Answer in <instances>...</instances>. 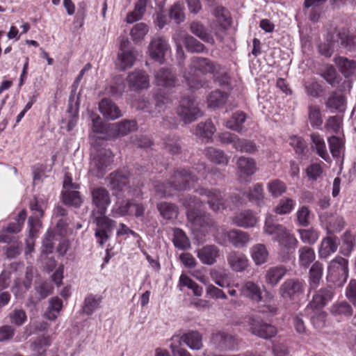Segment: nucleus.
I'll return each instance as SVG.
<instances>
[{
    "instance_id": "nucleus-2",
    "label": "nucleus",
    "mask_w": 356,
    "mask_h": 356,
    "mask_svg": "<svg viewBox=\"0 0 356 356\" xmlns=\"http://www.w3.org/2000/svg\"><path fill=\"white\" fill-rule=\"evenodd\" d=\"M92 200L95 207L93 214L97 213L100 215L95 218L97 225L95 236L97 242L102 245L108 240V232L111 231L115 223L113 220L104 215L111 203L110 194L104 188H95L92 192Z\"/></svg>"
},
{
    "instance_id": "nucleus-29",
    "label": "nucleus",
    "mask_w": 356,
    "mask_h": 356,
    "mask_svg": "<svg viewBox=\"0 0 356 356\" xmlns=\"http://www.w3.org/2000/svg\"><path fill=\"white\" fill-rule=\"evenodd\" d=\"M181 339L192 350H200L203 346L202 336L197 331H191L184 334Z\"/></svg>"
},
{
    "instance_id": "nucleus-38",
    "label": "nucleus",
    "mask_w": 356,
    "mask_h": 356,
    "mask_svg": "<svg viewBox=\"0 0 356 356\" xmlns=\"http://www.w3.org/2000/svg\"><path fill=\"white\" fill-rule=\"evenodd\" d=\"M286 273V269L283 266L270 268L267 270L266 282L271 286H275L285 275Z\"/></svg>"
},
{
    "instance_id": "nucleus-41",
    "label": "nucleus",
    "mask_w": 356,
    "mask_h": 356,
    "mask_svg": "<svg viewBox=\"0 0 356 356\" xmlns=\"http://www.w3.org/2000/svg\"><path fill=\"white\" fill-rule=\"evenodd\" d=\"M310 136L317 154L324 160L327 161L329 156L323 138L318 134H312Z\"/></svg>"
},
{
    "instance_id": "nucleus-9",
    "label": "nucleus",
    "mask_w": 356,
    "mask_h": 356,
    "mask_svg": "<svg viewBox=\"0 0 356 356\" xmlns=\"http://www.w3.org/2000/svg\"><path fill=\"white\" fill-rule=\"evenodd\" d=\"M348 277V261L337 257L332 259L328 266L327 279L333 282H345Z\"/></svg>"
},
{
    "instance_id": "nucleus-63",
    "label": "nucleus",
    "mask_w": 356,
    "mask_h": 356,
    "mask_svg": "<svg viewBox=\"0 0 356 356\" xmlns=\"http://www.w3.org/2000/svg\"><path fill=\"white\" fill-rule=\"evenodd\" d=\"M9 318L11 323L19 327L25 323L27 316L24 309H15L9 314Z\"/></svg>"
},
{
    "instance_id": "nucleus-53",
    "label": "nucleus",
    "mask_w": 356,
    "mask_h": 356,
    "mask_svg": "<svg viewBox=\"0 0 356 356\" xmlns=\"http://www.w3.org/2000/svg\"><path fill=\"white\" fill-rule=\"evenodd\" d=\"M330 312L334 316H350L353 314L351 306L346 302L332 305Z\"/></svg>"
},
{
    "instance_id": "nucleus-22",
    "label": "nucleus",
    "mask_w": 356,
    "mask_h": 356,
    "mask_svg": "<svg viewBox=\"0 0 356 356\" xmlns=\"http://www.w3.org/2000/svg\"><path fill=\"white\" fill-rule=\"evenodd\" d=\"M240 293L242 296L259 302L262 300V291L260 286L252 281H246L241 285Z\"/></svg>"
},
{
    "instance_id": "nucleus-14",
    "label": "nucleus",
    "mask_w": 356,
    "mask_h": 356,
    "mask_svg": "<svg viewBox=\"0 0 356 356\" xmlns=\"http://www.w3.org/2000/svg\"><path fill=\"white\" fill-rule=\"evenodd\" d=\"M259 220L257 213L250 209L240 211L232 218V222L234 225L244 229L254 227Z\"/></svg>"
},
{
    "instance_id": "nucleus-43",
    "label": "nucleus",
    "mask_w": 356,
    "mask_h": 356,
    "mask_svg": "<svg viewBox=\"0 0 356 356\" xmlns=\"http://www.w3.org/2000/svg\"><path fill=\"white\" fill-rule=\"evenodd\" d=\"M323 268L318 261L315 262L309 270V284L311 288H316L322 278Z\"/></svg>"
},
{
    "instance_id": "nucleus-7",
    "label": "nucleus",
    "mask_w": 356,
    "mask_h": 356,
    "mask_svg": "<svg viewBox=\"0 0 356 356\" xmlns=\"http://www.w3.org/2000/svg\"><path fill=\"white\" fill-rule=\"evenodd\" d=\"M200 194L207 197V204L210 209L214 212L220 211L227 207L233 209L242 204L241 199L238 195H234L230 197L229 202L232 203V205H230L227 200H224L222 193L218 189L202 188L200 191Z\"/></svg>"
},
{
    "instance_id": "nucleus-55",
    "label": "nucleus",
    "mask_w": 356,
    "mask_h": 356,
    "mask_svg": "<svg viewBox=\"0 0 356 356\" xmlns=\"http://www.w3.org/2000/svg\"><path fill=\"white\" fill-rule=\"evenodd\" d=\"M295 207V201L291 198L284 197L280 200L274 211L276 213L284 215L289 213Z\"/></svg>"
},
{
    "instance_id": "nucleus-28",
    "label": "nucleus",
    "mask_w": 356,
    "mask_h": 356,
    "mask_svg": "<svg viewBox=\"0 0 356 356\" xmlns=\"http://www.w3.org/2000/svg\"><path fill=\"white\" fill-rule=\"evenodd\" d=\"M337 238L335 236H327L323 239L318 250L321 258H327L335 252L338 248Z\"/></svg>"
},
{
    "instance_id": "nucleus-24",
    "label": "nucleus",
    "mask_w": 356,
    "mask_h": 356,
    "mask_svg": "<svg viewBox=\"0 0 356 356\" xmlns=\"http://www.w3.org/2000/svg\"><path fill=\"white\" fill-rule=\"evenodd\" d=\"M237 173L241 177L252 176L257 170L255 161L249 157L240 156L237 160Z\"/></svg>"
},
{
    "instance_id": "nucleus-8",
    "label": "nucleus",
    "mask_w": 356,
    "mask_h": 356,
    "mask_svg": "<svg viewBox=\"0 0 356 356\" xmlns=\"http://www.w3.org/2000/svg\"><path fill=\"white\" fill-rule=\"evenodd\" d=\"M79 184L72 183V179L67 175H65L63 181V191L62 193L63 202L65 204L79 207L82 202L80 193L76 191Z\"/></svg>"
},
{
    "instance_id": "nucleus-19",
    "label": "nucleus",
    "mask_w": 356,
    "mask_h": 356,
    "mask_svg": "<svg viewBox=\"0 0 356 356\" xmlns=\"http://www.w3.org/2000/svg\"><path fill=\"white\" fill-rule=\"evenodd\" d=\"M333 298V291L331 288H323L317 291L313 296L312 301L307 307V309H318L323 308Z\"/></svg>"
},
{
    "instance_id": "nucleus-18",
    "label": "nucleus",
    "mask_w": 356,
    "mask_h": 356,
    "mask_svg": "<svg viewBox=\"0 0 356 356\" xmlns=\"http://www.w3.org/2000/svg\"><path fill=\"white\" fill-rule=\"evenodd\" d=\"M220 256V250L215 245H207L197 250V258L205 265H213Z\"/></svg>"
},
{
    "instance_id": "nucleus-44",
    "label": "nucleus",
    "mask_w": 356,
    "mask_h": 356,
    "mask_svg": "<svg viewBox=\"0 0 356 356\" xmlns=\"http://www.w3.org/2000/svg\"><path fill=\"white\" fill-rule=\"evenodd\" d=\"M149 31L148 26L143 23H138L134 25L130 31L131 40L135 43H138L143 41Z\"/></svg>"
},
{
    "instance_id": "nucleus-36",
    "label": "nucleus",
    "mask_w": 356,
    "mask_h": 356,
    "mask_svg": "<svg viewBox=\"0 0 356 356\" xmlns=\"http://www.w3.org/2000/svg\"><path fill=\"white\" fill-rule=\"evenodd\" d=\"M149 1V0H136L134 11L129 13L127 16V23L131 24L140 19Z\"/></svg>"
},
{
    "instance_id": "nucleus-54",
    "label": "nucleus",
    "mask_w": 356,
    "mask_h": 356,
    "mask_svg": "<svg viewBox=\"0 0 356 356\" xmlns=\"http://www.w3.org/2000/svg\"><path fill=\"white\" fill-rule=\"evenodd\" d=\"M234 149L241 152L248 154H254L257 151V147L254 142L244 138H240L239 137Z\"/></svg>"
},
{
    "instance_id": "nucleus-45",
    "label": "nucleus",
    "mask_w": 356,
    "mask_h": 356,
    "mask_svg": "<svg viewBox=\"0 0 356 356\" xmlns=\"http://www.w3.org/2000/svg\"><path fill=\"white\" fill-rule=\"evenodd\" d=\"M113 156L110 149H101L95 159V164L99 169L107 167L113 162Z\"/></svg>"
},
{
    "instance_id": "nucleus-33",
    "label": "nucleus",
    "mask_w": 356,
    "mask_h": 356,
    "mask_svg": "<svg viewBox=\"0 0 356 356\" xmlns=\"http://www.w3.org/2000/svg\"><path fill=\"white\" fill-rule=\"evenodd\" d=\"M245 120L246 115L244 113L236 112L229 120L226 121L225 126L229 129L241 133L244 130L243 124L245 122Z\"/></svg>"
},
{
    "instance_id": "nucleus-25",
    "label": "nucleus",
    "mask_w": 356,
    "mask_h": 356,
    "mask_svg": "<svg viewBox=\"0 0 356 356\" xmlns=\"http://www.w3.org/2000/svg\"><path fill=\"white\" fill-rule=\"evenodd\" d=\"M229 241L236 248L245 247L250 241V236L248 232L240 229H233L226 233Z\"/></svg>"
},
{
    "instance_id": "nucleus-62",
    "label": "nucleus",
    "mask_w": 356,
    "mask_h": 356,
    "mask_svg": "<svg viewBox=\"0 0 356 356\" xmlns=\"http://www.w3.org/2000/svg\"><path fill=\"white\" fill-rule=\"evenodd\" d=\"M328 144L330 152L333 157H339L343 143L341 138L337 136L328 138Z\"/></svg>"
},
{
    "instance_id": "nucleus-21",
    "label": "nucleus",
    "mask_w": 356,
    "mask_h": 356,
    "mask_svg": "<svg viewBox=\"0 0 356 356\" xmlns=\"http://www.w3.org/2000/svg\"><path fill=\"white\" fill-rule=\"evenodd\" d=\"M227 262L230 268L236 272L245 270L249 265V260L242 252L232 251L227 256Z\"/></svg>"
},
{
    "instance_id": "nucleus-6",
    "label": "nucleus",
    "mask_w": 356,
    "mask_h": 356,
    "mask_svg": "<svg viewBox=\"0 0 356 356\" xmlns=\"http://www.w3.org/2000/svg\"><path fill=\"white\" fill-rule=\"evenodd\" d=\"M219 69L220 66L209 58L194 57L191 60L188 71L184 73V77L191 88H197L195 74L197 71L202 74H213L218 71Z\"/></svg>"
},
{
    "instance_id": "nucleus-40",
    "label": "nucleus",
    "mask_w": 356,
    "mask_h": 356,
    "mask_svg": "<svg viewBox=\"0 0 356 356\" xmlns=\"http://www.w3.org/2000/svg\"><path fill=\"white\" fill-rule=\"evenodd\" d=\"M186 286L191 289L193 294L196 296H201L203 292V289L188 275L181 274L179 277L178 287L179 290H182V287Z\"/></svg>"
},
{
    "instance_id": "nucleus-64",
    "label": "nucleus",
    "mask_w": 356,
    "mask_h": 356,
    "mask_svg": "<svg viewBox=\"0 0 356 356\" xmlns=\"http://www.w3.org/2000/svg\"><path fill=\"white\" fill-rule=\"evenodd\" d=\"M342 240L343 244L341 248V252L343 254L348 255L355 245V238L349 232L347 231L343 234Z\"/></svg>"
},
{
    "instance_id": "nucleus-57",
    "label": "nucleus",
    "mask_w": 356,
    "mask_h": 356,
    "mask_svg": "<svg viewBox=\"0 0 356 356\" xmlns=\"http://www.w3.org/2000/svg\"><path fill=\"white\" fill-rule=\"evenodd\" d=\"M211 339L213 343L226 348H230L234 341L232 336L223 332H218L213 334Z\"/></svg>"
},
{
    "instance_id": "nucleus-59",
    "label": "nucleus",
    "mask_w": 356,
    "mask_h": 356,
    "mask_svg": "<svg viewBox=\"0 0 356 356\" xmlns=\"http://www.w3.org/2000/svg\"><path fill=\"white\" fill-rule=\"evenodd\" d=\"M184 44L186 48L191 52H202L205 49V47L200 42L197 40L193 36L186 35L184 38Z\"/></svg>"
},
{
    "instance_id": "nucleus-3",
    "label": "nucleus",
    "mask_w": 356,
    "mask_h": 356,
    "mask_svg": "<svg viewBox=\"0 0 356 356\" xmlns=\"http://www.w3.org/2000/svg\"><path fill=\"white\" fill-rule=\"evenodd\" d=\"M199 178H206L204 164L198 165L193 171L188 172L184 169L177 171L172 181L167 186H155L156 195L159 197L171 195L174 190H184L194 186Z\"/></svg>"
},
{
    "instance_id": "nucleus-17",
    "label": "nucleus",
    "mask_w": 356,
    "mask_h": 356,
    "mask_svg": "<svg viewBox=\"0 0 356 356\" xmlns=\"http://www.w3.org/2000/svg\"><path fill=\"white\" fill-rule=\"evenodd\" d=\"M250 330L252 334L263 338L269 339L277 334V328L268 323L260 322L258 319L251 318L250 321Z\"/></svg>"
},
{
    "instance_id": "nucleus-34",
    "label": "nucleus",
    "mask_w": 356,
    "mask_h": 356,
    "mask_svg": "<svg viewBox=\"0 0 356 356\" xmlns=\"http://www.w3.org/2000/svg\"><path fill=\"white\" fill-rule=\"evenodd\" d=\"M205 156L211 161L218 165H227L229 156L221 149L214 147H208L205 149Z\"/></svg>"
},
{
    "instance_id": "nucleus-16",
    "label": "nucleus",
    "mask_w": 356,
    "mask_h": 356,
    "mask_svg": "<svg viewBox=\"0 0 356 356\" xmlns=\"http://www.w3.org/2000/svg\"><path fill=\"white\" fill-rule=\"evenodd\" d=\"M319 218L321 224L329 233L340 232L345 225L343 218L337 213H324Z\"/></svg>"
},
{
    "instance_id": "nucleus-20",
    "label": "nucleus",
    "mask_w": 356,
    "mask_h": 356,
    "mask_svg": "<svg viewBox=\"0 0 356 356\" xmlns=\"http://www.w3.org/2000/svg\"><path fill=\"white\" fill-rule=\"evenodd\" d=\"M127 80L130 88L134 90L147 88L149 85V76L143 70H135L130 73Z\"/></svg>"
},
{
    "instance_id": "nucleus-23",
    "label": "nucleus",
    "mask_w": 356,
    "mask_h": 356,
    "mask_svg": "<svg viewBox=\"0 0 356 356\" xmlns=\"http://www.w3.org/2000/svg\"><path fill=\"white\" fill-rule=\"evenodd\" d=\"M99 110L104 117L108 120H113L122 116L119 107L108 99H103L99 102Z\"/></svg>"
},
{
    "instance_id": "nucleus-60",
    "label": "nucleus",
    "mask_w": 356,
    "mask_h": 356,
    "mask_svg": "<svg viewBox=\"0 0 356 356\" xmlns=\"http://www.w3.org/2000/svg\"><path fill=\"white\" fill-rule=\"evenodd\" d=\"M169 16L177 24L182 22L185 19V14L182 5L179 2L175 3L170 9Z\"/></svg>"
},
{
    "instance_id": "nucleus-42",
    "label": "nucleus",
    "mask_w": 356,
    "mask_h": 356,
    "mask_svg": "<svg viewBox=\"0 0 356 356\" xmlns=\"http://www.w3.org/2000/svg\"><path fill=\"white\" fill-rule=\"evenodd\" d=\"M77 122L76 109L70 106L66 115L61 120V129L67 131H72L76 126Z\"/></svg>"
},
{
    "instance_id": "nucleus-30",
    "label": "nucleus",
    "mask_w": 356,
    "mask_h": 356,
    "mask_svg": "<svg viewBox=\"0 0 356 356\" xmlns=\"http://www.w3.org/2000/svg\"><path fill=\"white\" fill-rule=\"evenodd\" d=\"M250 254L256 265H261L266 263L269 255L266 245L261 243L254 245L250 249Z\"/></svg>"
},
{
    "instance_id": "nucleus-15",
    "label": "nucleus",
    "mask_w": 356,
    "mask_h": 356,
    "mask_svg": "<svg viewBox=\"0 0 356 356\" xmlns=\"http://www.w3.org/2000/svg\"><path fill=\"white\" fill-rule=\"evenodd\" d=\"M45 207L46 202L42 199L35 197L31 202L30 208L33 211V215L29 218L31 233L35 232V229L40 225V218L43 216Z\"/></svg>"
},
{
    "instance_id": "nucleus-48",
    "label": "nucleus",
    "mask_w": 356,
    "mask_h": 356,
    "mask_svg": "<svg viewBox=\"0 0 356 356\" xmlns=\"http://www.w3.org/2000/svg\"><path fill=\"white\" fill-rule=\"evenodd\" d=\"M63 307L62 300L58 297L49 300V305L45 313L46 317L51 321L55 320Z\"/></svg>"
},
{
    "instance_id": "nucleus-5",
    "label": "nucleus",
    "mask_w": 356,
    "mask_h": 356,
    "mask_svg": "<svg viewBox=\"0 0 356 356\" xmlns=\"http://www.w3.org/2000/svg\"><path fill=\"white\" fill-rule=\"evenodd\" d=\"M90 118H92L93 123V131L96 134L102 135L100 136H94V137L103 140L125 136L136 130L137 127L136 122L134 120H124L118 123L105 124L99 117L94 118L90 114Z\"/></svg>"
},
{
    "instance_id": "nucleus-32",
    "label": "nucleus",
    "mask_w": 356,
    "mask_h": 356,
    "mask_svg": "<svg viewBox=\"0 0 356 356\" xmlns=\"http://www.w3.org/2000/svg\"><path fill=\"white\" fill-rule=\"evenodd\" d=\"M24 273V275L23 277H17L15 280V286L12 289L13 293L16 292L15 290L17 289H22V286L25 290L31 287L33 277V266H27Z\"/></svg>"
},
{
    "instance_id": "nucleus-1",
    "label": "nucleus",
    "mask_w": 356,
    "mask_h": 356,
    "mask_svg": "<svg viewBox=\"0 0 356 356\" xmlns=\"http://www.w3.org/2000/svg\"><path fill=\"white\" fill-rule=\"evenodd\" d=\"M183 205L186 208V216L191 229L197 235L204 236L211 235L217 243H223L220 232L223 228L217 225L209 214L200 213L199 209L202 202L195 197H188L183 200Z\"/></svg>"
},
{
    "instance_id": "nucleus-47",
    "label": "nucleus",
    "mask_w": 356,
    "mask_h": 356,
    "mask_svg": "<svg viewBox=\"0 0 356 356\" xmlns=\"http://www.w3.org/2000/svg\"><path fill=\"white\" fill-rule=\"evenodd\" d=\"M308 118L313 127L319 128L323 124V118L319 106L309 105L308 107Z\"/></svg>"
},
{
    "instance_id": "nucleus-27",
    "label": "nucleus",
    "mask_w": 356,
    "mask_h": 356,
    "mask_svg": "<svg viewBox=\"0 0 356 356\" xmlns=\"http://www.w3.org/2000/svg\"><path fill=\"white\" fill-rule=\"evenodd\" d=\"M334 62L339 70L346 77L353 75L356 72V63L353 60L343 56H336L334 58Z\"/></svg>"
},
{
    "instance_id": "nucleus-56",
    "label": "nucleus",
    "mask_w": 356,
    "mask_h": 356,
    "mask_svg": "<svg viewBox=\"0 0 356 356\" xmlns=\"http://www.w3.org/2000/svg\"><path fill=\"white\" fill-rule=\"evenodd\" d=\"M300 237L301 241L307 244L315 243L319 238L318 232L311 228L308 229H299Z\"/></svg>"
},
{
    "instance_id": "nucleus-61",
    "label": "nucleus",
    "mask_w": 356,
    "mask_h": 356,
    "mask_svg": "<svg viewBox=\"0 0 356 356\" xmlns=\"http://www.w3.org/2000/svg\"><path fill=\"white\" fill-rule=\"evenodd\" d=\"M249 200L255 202L258 205L264 203L263 188L261 184H255L248 193Z\"/></svg>"
},
{
    "instance_id": "nucleus-58",
    "label": "nucleus",
    "mask_w": 356,
    "mask_h": 356,
    "mask_svg": "<svg viewBox=\"0 0 356 356\" xmlns=\"http://www.w3.org/2000/svg\"><path fill=\"white\" fill-rule=\"evenodd\" d=\"M210 275L211 280L218 286L222 288L229 287L231 286L228 276L225 272L212 270Z\"/></svg>"
},
{
    "instance_id": "nucleus-11",
    "label": "nucleus",
    "mask_w": 356,
    "mask_h": 356,
    "mask_svg": "<svg viewBox=\"0 0 356 356\" xmlns=\"http://www.w3.org/2000/svg\"><path fill=\"white\" fill-rule=\"evenodd\" d=\"M169 49L170 46L168 41L163 37L156 36L151 40L148 45L147 53L152 59L162 63Z\"/></svg>"
},
{
    "instance_id": "nucleus-49",
    "label": "nucleus",
    "mask_w": 356,
    "mask_h": 356,
    "mask_svg": "<svg viewBox=\"0 0 356 356\" xmlns=\"http://www.w3.org/2000/svg\"><path fill=\"white\" fill-rule=\"evenodd\" d=\"M296 215L298 225L307 227L310 224L312 214L308 207H300L297 210Z\"/></svg>"
},
{
    "instance_id": "nucleus-50",
    "label": "nucleus",
    "mask_w": 356,
    "mask_h": 356,
    "mask_svg": "<svg viewBox=\"0 0 356 356\" xmlns=\"http://www.w3.org/2000/svg\"><path fill=\"white\" fill-rule=\"evenodd\" d=\"M267 189L273 197H278L286 191V184L280 179H274L267 184Z\"/></svg>"
},
{
    "instance_id": "nucleus-12",
    "label": "nucleus",
    "mask_w": 356,
    "mask_h": 356,
    "mask_svg": "<svg viewBox=\"0 0 356 356\" xmlns=\"http://www.w3.org/2000/svg\"><path fill=\"white\" fill-rule=\"evenodd\" d=\"M304 292V283L298 280H286L280 287V296L286 300H295Z\"/></svg>"
},
{
    "instance_id": "nucleus-26",
    "label": "nucleus",
    "mask_w": 356,
    "mask_h": 356,
    "mask_svg": "<svg viewBox=\"0 0 356 356\" xmlns=\"http://www.w3.org/2000/svg\"><path fill=\"white\" fill-rule=\"evenodd\" d=\"M176 82L175 74L168 69L161 68L155 74V83L157 86L170 88L175 86Z\"/></svg>"
},
{
    "instance_id": "nucleus-51",
    "label": "nucleus",
    "mask_w": 356,
    "mask_h": 356,
    "mask_svg": "<svg viewBox=\"0 0 356 356\" xmlns=\"http://www.w3.org/2000/svg\"><path fill=\"white\" fill-rule=\"evenodd\" d=\"M157 207L161 215L165 219H173L178 215V209L173 204L161 202Z\"/></svg>"
},
{
    "instance_id": "nucleus-13",
    "label": "nucleus",
    "mask_w": 356,
    "mask_h": 356,
    "mask_svg": "<svg viewBox=\"0 0 356 356\" xmlns=\"http://www.w3.org/2000/svg\"><path fill=\"white\" fill-rule=\"evenodd\" d=\"M129 45V41L127 38H122L120 42V49L122 51L118 54L116 65L121 70H124L131 67L136 58L137 54L134 49H127Z\"/></svg>"
},
{
    "instance_id": "nucleus-46",
    "label": "nucleus",
    "mask_w": 356,
    "mask_h": 356,
    "mask_svg": "<svg viewBox=\"0 0 356 356\" xmlns=\"http://www.w3.org/2000/svg\"><path fill=\"white\" fill-rule=\"evenodd\" d=\"M173 243L176 248L180 250L188 249L191 246L188 238L184 232L179 228L174 229Z\"/></svg>"
},
{
    "instance_id": "nucleus-31",
    "label": "nucleus",
    "mask_w": 356,
    "mask_h": 356,
    "mask_svg": "<svg viewBox=\"0 0 356 356\" xmlns=\"http://www.w3.org/2000/svg\"><path fill=\"white\" fill-rule=\"evenodd\" d=\"M216 131V129L213 122L211 120H207L205 122L199 123L196 126L194 134L196 136L209 141L211 139Z\"/></svg>"
},
{
    "instance_id": "nucleus-10",
    "label": "nucleus",
    "mask_w": 356,
    "mask_h": 356,
    "mask_svg": "<svg viewBox=\"0 0 356 356\" xmlns=\"http://www.w3.org/2000/svg\"><path fill=\"white\" fill-rule=\"evenodd\" d=\"M177 113L186 124L191 123L202 116L197 103L190 97L181 99Z\"/></svg>"
},
{
    "instance_id": "nucleus-39",
    "label": "nucleus",
    "mask_w": 356,
    "mask_h": 356,
    "mask_svg": "<svg viewBox=\"0 0 356 356\" xmlns=\"http://www.w3.org/2000/svg\"><path fill=\"white\" fill-rule=\"evenodd\" d=\"M191 31L205 42L213 44L214 39L213 36L207 33L204 25L199 22H193L191 24Z\"/></svg>"
},
{
    "instance_id": "nucleus-37",
    "label": "nucleus",
    "mask_w": 356,
    "mask_h": 356,
    "mask_svg": "<svg viewBox=\"0 0 356 356\" xmlns=\"http://www.w3.org/2000/svg\"><path fill=\"white\" fill-rule=\"evenodd\" d=\"M298 263L300 266L307 268L316 258L314 250L309 247L303 246L298 250Z\"/></svg>"
},
{
    "instance_id": "nucleus-35",
    "label": "nucleus",
    "mask_w": 356,
    "mask_h": 356,
    "mask_svg": "<svg viewBox=\"0 0 356 356\" xmlns=\"http://www.w3.org/2000/svg\"><path fill=\"white\" fill-rule=\"evenodd\" d=\"M327 108L339 112H344L346 109V100L344 97L337 92H333L325 102Z\"/></svg>"
},
{
    "instance_id": "nucleus-4",
    "label": "nucleus",
    "mask_w": 356,
    "mask_h": 356,
    "mask_svg": "<svg viewBox=\"0 0 356 356\" xmlns=\"http://www.w3.org/2000/svg\"><path fill=\"white\" fill-rule=\"evenodd\" d=\"M264 232L273 236V240L278 243L280 254L284 258L287 257L298 246V241L292 232L282 225L273 223L270 216L265 220Z\"/></svg>"
},
{
    "instance_id": "nucleus-52",
    "label": "nucleus",
    "mask_w": 356,
    "mask_h": 356,
    "mask_svg": "<svg viewBox=\"0 0 356 356\" xmlns=\"http://www.w3.org/2000/svg\"><path fill=\"white\" fill-rule=\"evenodd\" d=\"M227 99V95L220 90H215L210 93L207 99L208 106L216 108L224 104Z\"/></svg>"
}]
</instances>
